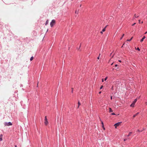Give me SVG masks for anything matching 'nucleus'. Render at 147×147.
I'll use <instances>...</instances> for the list:
<instances>
[{
  "label": "nucleus",
  "mask_w": 147,
  "mask_h": 147,
  "mask_svg": "<svg viewBox=\"0 0 147 147\" xmlns=\"http://www.w3.org/2000/svg\"><path fill=\"white\" fill-rule=\"evenodd\" d=\"M4 125L5 126H9V125H12V124L11 122H9L8 123L7 122H5L4 123Z\"/></svg>",
  "instance_id": "1"
},
{
  "label": "nucleus",
  "mask_w": 147,
  "mask_h": 147,
  "mask_svg": "<svg viewBox=\"0 0 147 147\" xmlns=\"http://www.w3.org/2000/svg\"><path fill=\"white\" fill-rule=\"evenodd\" d=\"M55 20H52L51 22L50 23V26L51 27H52L55 24Z\"/></svg>",
  "instance_id": "2"
},
{
  "label": "nucleus",
  "mask_w": 147,
  "mask_h": 147,
  "mask_svg": "<svg viewBox=\"0 0 147 147\" xmlns=\"http://www.w3.org/2000/svg\"><path fill=\"white\" fill-rule=\"evenodd\" d=\"M121 122H118L117 123L115 124L114 126H115V128H117V127L119 126V125H121Z\"/></svg>",
  "instance_id": "3"
},
{
  "label": "nucleus",
  "mask_w": 147,
  "mask_h": 147,
  "mask_svg": "<svg viewBox=\"0 0 147 147\" xmlns=\"http://www.w3.org/2000/svg\"><path fill=\"white\" fill-rule=\"evenodd\" d=\"M145 38V36H143V37L140 40V42H142V41H143L144 39Z\"/></svg>",
  "instance_id": "4"
},
{
  "label": "nucleus",
  "mask_w": 147,
  "mask_h": 147,
  "mask_svg": "<svg viewBox=\"0 0 147 147\" xmlns=\"http://www.w3.org/2000/svg\"><path fill=\"white\" fill-rule=\"evenodd\" d=\"M2 137L3 135L2 134H1L0 135V141L2 140Z\"/></svg>",
  "instance_id": "5"
},
{
  "label": "nucleus",
  "mask_w": 147,
  "mask_h": 147,
  "mask_svg": "<svg viewBox=\"0 0 147 147\" xmlns=\"http://www.w3.org/2000/svg\"><path fill=\"white\" fill-rule=\"evenodd\" d=\"M101 123H102V127L103 128V129H104V130H105V128L104 127V124H103V122L102 121L101 122Z\"/></svg>",
  "instance_id": "6"
},
{
  "label": "nucleus",
  "mask_w": 147,
  "mask_h": 147,
  "mask_svg": "<svg viewBox=\"0 0 147 147\" xmlns=\"http://www.w3.org/2000/svg\"><path fill=\"white\" fill-rule=\"evenodd\" d=\"M135 104L133 103L131 105L130 107H134V106Z\"/></svg>",
  "instance_id": "7"
},
{
  "label": "nucleus",
  "mask_w": 147,
  "mask_h": 147,
  "mask_svg": "<svg viewBox=\"0 0 147 147\" xmlns=\"http://www.w3.org/2000/svg\"><path fill=\"white\" fill-rule=\"evenodd\" d=\"M109 113H111L113 111L111 108H109Z\"/></svg>",
  "instance_id": "8"
},
{
  "label": "nucleus",
  "mask_w": 147,
  "mask_h": 147,
  "mask_svg": "<svg viewBox=\"0 0 147 147\" xmlns=\"http://www.w3.org/2000/svg\"><path fill=\"white\" fill-rule=\"evenodd\" d=\"M45 123L46 125H47L48 124V122L47 121H45Z\"/></svg>",
  "instance_id": "9"
},
{
  "label": "nucleus",
  "mask_w": 147,
  "mask_h": 147,
  "mask_svg": "<svg viewBox=\"0 0 147 147\" xmlns=\"http://www.w3.org/2000/svg\"><path fill=\"white\" fill-rule=\"evenodd\" d=\"M139 113H136V114H135V115H133V117L134 118L137 115H138Z\"/></svg>",
  "instance_id": "10"
},
{
  "label": "nucleus",
  "mask_w": 147,
  "mask_h": 147,
  "mask_svg": "<svg viewBox=\"0 0 147 147\" xmlns=\"http://www.w3.org/2000/svg\"><path fill=\"white\" fill-rule=\"evenodd\" d=\"M139 17L138 16H137L136 14L134 15V19L135 18H137Z\"/></svg>",
  "instance_id": "11"
},
{
  "label": "nucleus",
  "mask_w": 147,
  "mask_h": 147,
  "mask_svg": "<svg viewBox=\"0 0 147 147\" xmlns=\"http://www.w3.org/2000/svg\"><path fill=\"white\" fill-rule=\"evenodd\" d=\"M137 101V99H136L134 100L133 103L135 104V103Z\"/></svg>",
  "instance_id": "12"
},
{
  "label": "nucleus",
  "mask_w": 147,
  "mask_h": 147,
  "mask_svg": "<svg viewBox=\"0 0 147 147\" xmlns=\"http://www.w3.org/2000/svg\"><path fill=\"white\" fill-rule=\"evenodd\" d=\"M107 27V26H106L104 28H103L102 30V32H105V28H106Z\"/></svg>",
  "instance_id": "13"
},
{
  "label": "nucleus",
  "mask_w": 147,
  "mask_h": 147,
  "mask_svg": "<svg viewBox=\"0 0 147 147\" xmlns=\"http://www.w3.org/2000/svg\"><path fill=\"white\" fill-rule=\"evenodd\" d=\"M133 38V37H132L130 39H127V41H130Z\"/></svg>",
  "instance_id": "14"
},
{
  "label": "nucleus",
  "mask_w": 147,
  "mask_h": 147,
  "mask_svg": "<svg viewBox=\"0 0 147 147\" xmlns=\"http://www.w3.org/2000/svg\"><path fill=\"white\" fill-rule=\"evenodd\" d=\"M48 23H49V21H48V20H47L46 21V23H45V25H47V24H48Z\"/></svg>",
  "instance_id": "15"
},
{
  "label": "nucleus",
  "mask_w": 147,
  "mask_h": 147,
  "mask_svg": "<svg viewBox=\"0 0 147 147\" xmlns=\"http://www.w3.org/2000/svg\"><path fill=\"white\" fill-rule=\"evenodd\" d=\"M78 108L79 106L81 105V104L80 103L79 101L78 102Z\"/></svg>",
  "instance_id": "16"
},
{
  "label": "nucleus",
  "mask_w": 147,
  "mask_h": 147,
  "mask_svg": "<svg viewBox=\"0 0 147 147\" xmlns=\"http://www.w3.org/2000/svg\"><path fill=\"white\" fill-rule=\"evenodd\" d=\"M45 121H47V117L46 116H45Z\"/></svg>",
  "instance_id": "17"
},
{
  "label": "nucleus",
  "mask_w": 147,
  "mask_h": 147,
  "mask_svg": "<svg viewBox=\"0 0 147 147\" xmlns=\"http://www.w3.org/2000/svg\"><path fill=\"white\" fill-rule=\"evenodd\" d=\"M131 133H132V132H130L129 133V134L127 136L128 137V136H129L131 134Z\"/></svg>",
  "instance_id": "18"
},
{
  "label": "nucleus",
  "mask_w": 147,
  "mask_h": 147,
  "mask_svg": "<svg viewBox=\"0 0 147 147\" xmlns=\"http://www.w3.org/2000/svg\"><path fill=\"white\" fill-rule=\"evenodd\" d=\"M124 34H123L122 36H121V38H120V40H121L122 39V38L123 37V36H124Z\"/></svg>",
  "instance_id": "19"
},
{
  "label": "nucleus",
  "mask_w": 147,
  "mask_h": 147,
  "mask_svg": "<svg viewBox=\"0 0 147 147\" xmlns=\"http://www.w3.org/2000/svg\"><path fill=\"white\" fill-rule=\"evenodd\" d=\"M33 57H32L30 59V60L31 61H32L33 60Z\"/></svg>",
  "instance_id": "20"
},
{
  "label": "nucleus",
  "mask_w": 147,
  "mask_h": 147,
  "mask_svg": "<svg viewBox=\"0 0 147 147\" xmlns=\"http://www.w3.org/2000/svg\"><path fill=\"white\" fill-rule=\"evenodd\" d=\"M107 79V77H106L105 79V81H106Z\"/></svg>",
  "instance_id": "21"
},
{
  "label": "nucleus",
  "mask_w": 147,
  "mask_h": 147,
  "mask_svg": "<svg viewBox=\"0 0 147 147\" xmlns=\"http://www.w3.org/2000/svg\"><path fill=\"white\" fill-rule=\"evenodd\" d=\"M111 114L112 115H115V113H112Z\"/></svg>",
  "instance_id": "22"
},
{
  "label": "nucleus",
  "mask_w": 147,
  "mask_h": 147,
  "mask_svg": "<svg viewBox=\"0 0 147 147\" xmlns=\"http://www.w3.org/2000/svg\"><path fill=\"white\" fill-rule=\"evenodd\" d=\"M137 50H138L139 51H140V49L138 47L137 48Z\"/></svg>",
  "instance_id": "23"
},
{
  "label": "nucleus",
  "mask_w": 147,
  "mask_h": 147,
  "mask_svg": "<svg viewBox=\"0 0 147 147\" xmlns=\"http://www.w3.org/2000/svg\"><path fill=\"white\" fill-rule=\"evenodd\" d=\"M103 86H101L100 88V89H102V88H103Z\"/></svg>",
  "instance_id": "24"
},
{
  "label": "nucleus",
  "mask_w": 147,
  "mask_h": 147,
  "mask_svg": "<svg viewBox=\"0 0 147 147\" xmlns=\"http://www.w3.org/2000/svg\"><path fill=\"white\" fill-rule=\"evenodd\" d=\"M136 24V23H134V24H133L132 25V26H133L134 25Z\"/></svg>",
  "instance_id": "25"
},
{
  "label": "nucleus",
  "mask_w": 147,
  "mask_h": 147,
  "mask_svg": "<svg viewBox=\"0 0 147 147\" xmlns=\"http://www.w3.org/2000/svg\"><path fill=\"white\" fill-rule=\"evenodd\" d=\"M99 57H100L99 56H98V57H97V59H99Z\"/></svg>",
  "instance_id": "26"
},
{
  "label": "nucleus",
  "mask_w": 147,
  "mask_h": 147,
  "mask_svg": "<svg viewBox=\"0 0 147 147\" xmlns=\"http://www.w3.org/2000/svg\"><path fill=\"white\" fill-rule=\"evenodd\" d=\"M81 44L80 45V46H79V48L78 49H79L80 48V47H81Z\"/></svg>",
  "instance_id": "27"
},
{
  "label": "nucleus",
  "mask_w": 147,
  "mask_h": 147,
  "mask_svg": "<svg viewBox=\"0 0 147 147\" xmlns=\"http://www.w3.org/2000/svg\"><path fill=\"white\" fill-rule=\"evenodd\" d=\"M127 140V139H124V141H126Z\"/></svg>",
  "instance_id": "28"
},
{
  "label": "nucleus",
  "mask_w": 147,
  "mask_h": 147,
  "mask_svg": "<svg viewBox=\"0 0 147 147\" xmlns=\"http://www.w3.org/2000/svg\"><path fill=\"white\" fill-rule=\"evenodd\" d=\"M138 21H139V23H140V20H138Z\"/></svg>",
  "instance_id": "29"
},
{
  "label": "nucleus",
  "mask_w": 147,
  "mask_h": 147,
  "mask_svg": "<svg viewBox=\"0 0 147 147\" xmlns=\"http://www.w3.org/2000/svg\"><path fill=\"white\" fill-rule=\"evenodd\" d=\"M122 5V4H120L119 5V6H121Z\"/></svg>",
  "instance_id": "30"
},
{
  "label": "nucleus",
  "mask_w": 147,
  "mask_h": 147,
  "mask_svg": "<svg viewBox=\"0 0 147 147\" xmlns=\"http://www.w3.org/2000/svg\"><path fill=\"white\" fill-rule=\"evenodd\" d=\"M118 61L120 62H121L120 60H119Z\"/></svg>",
  "instance_id": "31"
},
{
  "label": "nucleus",
  "mask_w": 147,
  "mask_h": 147,
  "mask_svg": "<svg viewBox=\"0 0 147 147\" xmlns=\"http://www.w3.org/2000/svg\"><path fill=\"white\" fill-rule=\"evenodd\" d=\"M102 82H104V80H103V79H102Z\"/></svg>",
  "instance_id": "32"
},
{
  "label": "nucleus",
  "mask_w": 147,
  "mask_h": 147,
  "mask_svg": "<svg viewBox=\"0 0 147 147\" xmlns=\"http://www.w3.org/2000/svg\"><path fill=\"white\" fill-rule=\"evenodd\" d=\"M117 64H116V65H115V67H117Z\"/></svg>",
  "instance_id": "33"
},
{
  "label": "nucleus",
  "mask_w": 147,
  "mask_h": 147,
  "mask_svg": "<svg viewBox=\"0 0 147 147\" xmlns=\"http://www.w3.org/2000/svg\"><path fill=\"white\" fill-rule=\"evenodd\" d=\"M112 96H111V99H112Z\"/></svg>",
  "instance_id": "34"
},
{
  "label": "nucleus",
  "mask_w": 147,
  "mask_h": 147,
  "mask_svg": "<svg viewBox=\"0 0 147 147\" xmlns=\"http://www.w3.org/2000/svg\"><path fill=\"white\" fill-rule=\"evenodd\" d=\"M147 33V32H146L145 33V34H146Z\"/></svg>",
  "instance_id": "35"
},
{
  "label": "nucleus",
  "mask_w": 147,
  "mask_h": 147,
  "mask_svg": "<svg viewBox=\"0 0 147 147\" xmlns=\"http://www.w3.org/2000/svg\"><path fill=\"white\" fill-rule=\"evenodd\" d=\"M77 13V12L76 11H75V13ZM77 14H78V13H77Z\"/></svg>",
  "instance_id": "36"
},
{
  "label": "nucleus",
  "mask_w": 147,
  "mask_h": 147,
  "mask_svg": "<svg viewBox=\"0 0 147 147\" xmlns=\"http://www.w3.org/2000/svg\"><path fill=\"white\" fill-rule=\"evenodd\" d=\"M81 6H82V5H80V7H81Z\"/></svg>",
  "instance_id": "37"
},
{
  "label": "nucleus",
  "mask_w": 147,
  "mask_h": 147,
  "mask_svg": "<svg viewBox=\"0 0 147 147\" xmlns=\"http://www.w3.org/2000/svg\"><path fill=\"white\" fill-rule=\"evenodd\" d=\"M100 33H101V34H102V31H101L100 32Z\"/></svg>",
  "instance_id": "38"
},
{
  "label": "nucleus",
  "mask_w": 147,
  "mask_h": 147,
  "mask_svg": "<svg viewBox=\"0 0 147 147\" xmlns=\"http://www.w3.org/2000/svg\"><path fill=\"white\" fill-rule=\"evenodd\" d=\"M146 105H147V102H146Z\"/></svg>",
  "instance_id": "39"
},
{
  "label": "nucleus",
  "mask_w": 147,
  "mask_h": 147,
  "mask_svg": "<svg viewBox=\"0 0 147 147\" xmlns=\"http://www.w3.org/2000/svg\"><path fill=\"white\" fill-rule=\"evenodd\" d=\"M100 54H99V57L100 56Z\"/></svg>",
  "instance_id": "40"
},
{
  "label": "nucleus",
  "mask_w": 147,
  "mask_h": 147,
  "mask_svg": "<svg viewBox=\"0 0 147 147\" xmlns=\"http://www.w3.org/2000/svg\"><path fill=\"white\" fill-rule=\"evenodd\" d=\"M101 93V92H99V94H100Z\"/></svg>",
  "instance_id": "41"
},
{
  "label": "nucleus",
  "mask_w": 147,
  "mask_h": 147,
  "mask_svg": "<svg viewBox=\"0 0 147 147\" xmlns=\"http://www.w3.org/2000/svg\"><path fill=\"white\" fill-rule=\"evenodd\" d=\"M15 147H17V146L16 145H15Z\"/></svg>",
  "instance_id": "42"
},
{
  "label": "nucleus",
  "mask_w": 147,
  "mask_h": 147,
  "mask_svg": "<svg viewBox=\"0 0 147 147\" xmlns=\"http://www.w3.org/2000/svg\"><path fill=\"white\" fill-rule=\"evenodd\" d=\"M72 89L73 90V88H72ZM71 92H73V90H72V91H71Z\"/></svg>",
  "instance_id": "43"
},
{
  "label": "nucleus",
  "mask_w": 147,
  "mask_h": 147,
  "mask_svg": "<svg viewBox=\"0 0 147 147\" xmlns=\"http://www.w3.org/2000/svg\"><path fill=\"white\" fill-rule=\"evenodd\" d=\"M138 131H139V130H138Z\"/></svg>",
  "instance_id": "44"
},
{
  "label": "nucleus",
  "mask_w": 147,
  "mask_h": 147,
  "mask_svg": "<svg viewBox=\"0 0 147 147\" xmlns=\"http://www.w3.org/2000/svg\"><path fill=\"white\" fill-rule=\"evenodd\" d=\"M143 23V22H142V23Z\"/></svg>",
  "instance_id": "45"
},
{
  "label": "nucleus",
  "mask_w": 147,
  "mask_h": 147,
  "mask_svg": "<svg viewBox=\"0 0 147 147\" xmlns=\"http://www.w3.org/2000/svg\"><path fill=\"white\" fill-rule=\"evenodd\" d=\"M123 47V45L121 47Z\"/></svg>",
  "instance_id": "46"
}]
</instances>
